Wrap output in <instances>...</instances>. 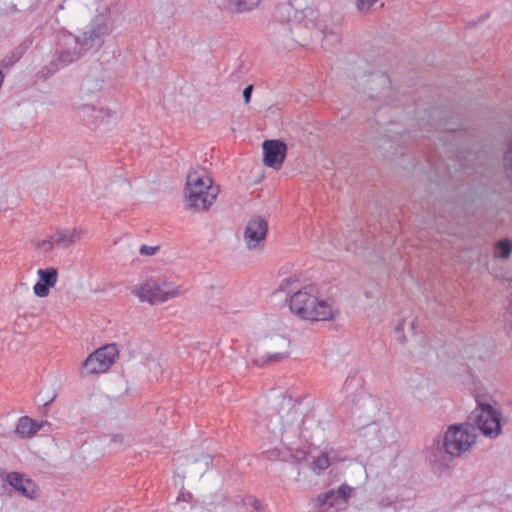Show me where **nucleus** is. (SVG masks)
I'll return each instance as SVG.
<instances>
[{
  "mask_svg": "<svg viewBox=\"0 0 512 512\" xmlns=\"http://www.w3.org/2000/svg\"><path fill=\"white\" fill-rule=\"evenodd\" d=\"M279 17H287L291 33L302 28H316L323 35V45H333L340 42L341 16L332 8L323 10L312 6L298 10L291 5H283L277 9Z\"/></svg>",
  "mask_w": 512,
  "mask_h": 512,
  "instance_id": "f257e3e1",
  "label": "nucleus"
},
{
  "mask_svg": "<svg viewBox=\"0 0 512 512\" xmlns=\"http://www.w3.org/2000/svg\"><path fill=\"white\" fill-rule=\"evenodd\" d=\"M505 169L507 177L512 181V140L505 155Z\"/></svg>",
  "mask_w": 512,
  "mask_h": 512,
  "instance_id": "393cba45",
  "label": "nucleus"
},
{
  "mask_svg": "<svg viewBox=\"0 0 512 512\" xmlns=\"http://www.w3.org/2000/svg\"><path fill=\"white\" fill-rule=\"evenodd\" d=\"M268 232V224L265 219L260 216L251 218L244 230V241L248 249H256L260 247L266 238Z\"/></svg>",
  "mask_w": 512,
  "mask_h": 512,
  "instance_id": "1a4fd4ad",
  "label": "nucleus"
},
{
  "mask_svg": "<svg viewBox=\"0 0 512 512\" xmlns=\"http://www.w3.org/2000/svg\"><path fill=\"white\" fill-rule=\"evenodd\" d=\"M119 357L117 345L106 344L89 354L81 365L82 377H93L107 373Z\"/></svg>",
  "mask_w": 512,
  "mask_h": 512,
  "instance_id": "423d86ee",
  "label": "nucleus"
},
{
  "mask_svg": "<svg viewBox=\"0 0 512 512\" xmlns=\"http://www.w3.org/2000/svg\"><path fill=\"white\" fill-rule=\"evenodd\" d=\"M158 250V247L157 246H147V245H142L140 247V254L142 255H147V256H152L154 255Z\"/></svg>",
  "mask_w": 512,
  "mask_h": 512,
  "instance_id": "bb28decb",
  "label": "nucleus"
},
{
  "mask_svg": "<svg viewBox=\"0 0 512 512\" xmlns=\"http://www.w3.org/2000/svg\"><path fill=\"white\" fill-rule=\"evenodd\" d=\"M288 306L293 315L310 321H331L338 317L340 311L332 298H321L316 285L308 284L293 293Z\"/></svg>",
  "mask_w": 512,
  "mask_h": 512,
  "instance_id": "f03ea898",
  "label": "nucleus"
},
{
  "mask_svg": "<svg viewBox=\"0 0 512 512\" xmlns=\"http://www.w3.org/2000/svg\"><path fill=\"white\" fill-rule=\"evenodd\" d=\"M473 419L477 428L490 438L497 437L501 432V412L493 407L491 397L480 396L477 398V407L473 411Z\"/></svg>",
  "mask_w": 512,
  "mask_h": 512,
  "instance_id": "0eeeda50",
  "label": "nucleus"
},
{
  "mask_svg": "<svg viewBox=\"0 0 512 512\" xmlns=\"http://www.w3.org/2000/svg\"><path fill=\"white\" fill-rule=\"evenodd\" d=\"M319 501L322 505H327L328 507H334L342 504L339 496L328 497V492H326L322 498L320 497Z\"/></svg>",
  "mask_w": 512,
  "mask_h": 512,
  "instance_id": "b1692460",
  "label": "nucleus"
},
{
  "mask_svg": "<svg viewBox=\"0 0 512 512\" xmlns=\"http://www.w3.org/2000/svg\"><path fill=\"white\" fill-rule=\"evenodd\" d=\"M112 27L108 22H94L91 28L84 32L80 38V43L85 50L92 48L95 44L102 42L103 38L109 35Z\"/></svg>",
  "mask_w": 512,
  "mask_h": 512,
  "instance_id": "9b49d317",
  "label": "nucleus"
},
{
  "mask_svg": "<svg viewBox=\"0 0 512 512\" xmlns=\"http://www.w3.org/2000/svg\"><path fill=\"white\" fill-rule=\"evenodd\" d=\"M261 0H225L224 9L230 13H246L255 9Z\"/></svg>",
  "mask_w": 512,
  "mask_h": 512,
  "instance_id": "2eb2a0df",
  "label": "nucleus"
},
{
  "mask_svg": "<svg viewBox=\"0 0 512 512\" xmlns=\"http://www.w3.org/2000/svg\"><path fill=\"white\" fill-rule=\"evenodd\" d=\"M476 428L470 424H454L444 435L443 448L451 457H460L469 452L476 443Z\"/></svg>",
  "mask_w": 512,
  "mask_h": 512,
  "instance_id": "20e7f679",
  "label": "nucleus"
},
{
  "mask_svg": "<svg viewBox=\"0 0 512 512\" xmlns=\"http://www.w3.org/2000/svg\"><path fill=\"white\" fill-rule=\"evenodd\" d=\"M262 148L264 164L270 168L280 169L286 157V144L280 140H265Z\"/></svg>",
  "mask_w": 512,
  "mask_h": 512,
  "instance_id": "9d476101",
  "label": "nucleus"
},
{
  "mask_svg": "<svg viewBox=\"0 0 512 512\" xmlns=\"http://www.w3.org/2000/svg\"><path fill=\"white\" fill-rule=\"evenodd\" d=\"M132 293L142 302L151 305L166 302L171 298L181 295V287L173 285L164 279L149 278L133 289Z\"/></svg>",
  "mask_w": 512,
  "mask_h": 512,
  "instance_id": "39448f33",
  "label": "nucleus"
},
{
  "mask_svg": "<svg viewBox=\"0 0 512 512\" xmlns=\"http://www.w3.org/2000/svg\"><path fill=\"white\" fill-rule=\"evenodd\" d=\"M252 91L253 85H248L243 91V97L246 104L250 102Z\"/></svg>",
  "mask_w": 512,
  "mask_h": 512,
  "instance_id": "cd10ccee",
  "label": "nucleus"
},
{
  "mask_svg": "<svg viewBox=\"0 0 512 512\" xmlns=\"http://www.w3.org/2000/svg\"><path fill=\"white\" fill-rule=\"evenodd\" d=\"M219 193V185L204 168L196 167L189 170L183 190L187 210L195 213L209 211Z\"/></svg>",
  "mask_w": 512,
  "mask_h": 512,
  "instance_id": "7ed1b4c3",
  "label": "nucleus"
},
{
  "mask_svg": "<svg viewBox=\"0 0 512 512\" xmlns=\"http://www.w3.org/2000/svg\"><path fill=\"white\" fill-rule=\"evenodd\" d=\"M378 0H356L355 6L356 9L361 14H368L374 4H376Z\"/></svg>",
  "mask_w": 512,
  "mask_h": 512,
  "instance_id": "5701e85b",
  "label": "nucleus"
},
{
  "mask_svg": "<svg viewBox=\"0 0 512 512\" xmlns=\"http://www.w3.org/2000/svg\"><path fill=\"white\" fill-rule=\"evenodd\" d=\"M39 281L35 283L33 291L38 297H47L49 289L54 287L58 280V271L55 268L39 269Z\"/></svg>",
  "mask_w": 512,
  "mask_h": 512,
  "instance_id": "4468645a",
  "label": "nucleus"
},
{
  "mask_svg": "<svg viewBox=\"0 0 512 512\" xmlns=\"http://www.w3.org/2000/svg\"><path fill=\"white\" fill-rule=\"evenodd\" d=\"M59 46L56 69L77 61L86 52L80 43V38L72 34L63 33L59 38Z\"/></svg>",
  "mask_w": 512,
  "mask_h": 512,
  "instance_id": "6e6552de",
  "label": "nucleus"
},
{
  "mask_svg": "<svg viewBox=\"0 0 512 512\" xmlns=\"http://www.w3.org/2000/svg\"><path fill=\"white\" fill-rule=\"evenodd\" d=\"M504 329L512 337V296L503 314Z\"/></svg>",
  "mask_w": 512,
  "mask_h": 512,
  "instance_id": "412c9836",
  "label": "nucleus"
},
{
  "mask_svg": "<svg viewBox=\"0 0 512 512\" xmlns=\"http://www.w3.org/2000/svg\"><path fill=\"white\" fill-rule=\"evenodd\" d=\"M79 111H80L81 115L84 118L90 116L93 113H95L96 115L93 116L92 122H95L98 119H104V118L110 116V110L109 109H104V108L96 109L94 106H90V105H82L79 108Z\"/></svg>",
  "mask_w": 512,
  "mask_h": 512,
  "instance_id": "f3484780",
  "label": "nucleus"
},
{
  "mask_svg": "<svg viewBox=\"0 0 512 512\" xmlns=\"http://www.w3.org/2000/svg\"><path fill=\"white\" fill-rule=\"evenodd\" d=\"M251 506L254 508L255 511L257 512H263L264 511V508L261 504V502L256 499V498H253L252 501H251Z\"/></svg>",
  "mask_w": 512,
  "mask_h": 512,
  "instance_id": "c85d7f7f",
  "label": "nucleus"
},
{
  "mask_svg": "<svg viewBox=\"0 0 512 512\" xmlns=\"http://www.w3.org/2000/svg\"><path fill=\"white\" fill-rule=\"evenodd\" d=\"M288 357H289L288 351L276 352V353H271V354L267 355L266 357L262 356L260 358H257L254 361V363L256 365L262 366V365H266V364L281 362V361L287 359Z\"/></svg>",
  "mask_w": 512,
  "mask_h": 512,
  "instance_id": "a211bd4d",
  "label": "nucleus"
},
{
  "mask_svg": "<svg viewBox=\"0 0 512 512\" xmlns=\"http://www.w3.org/2000/svg\"><path fill=\"white\" fill-rule=\"evenodd\" d=\"M352 492L353 489L350 486L342 484L337 490L328 491V497L339 496L342 504L345 505L348 503V500L351 497Z\"/></svg>",
  "mask_w": 512,
  "mask_h": 512,
  "instance_id": "aec40b11",
  "label": "nucleus"
},
{
  "mask_svg": "<svg viewBox=\"0 0 512 512\" xmlns=\"http://www.w3.org/2000/svg\"><path fill=\"white\" fill-rule=\"evenodd\" d=\"M495 256L508 258L512 252V242L509 239L499 240L495 245Z\"/></svg>",
  "mask_w": 512,
  "mask_h": 512,
  "instance_id": "6ab92c4d",
  "label": "nucleus"
},
{
  "mask_svg": "<svg viewBox=\"0 0 512 512\" xmlns=\"http://www.w3.org/2000/svg\"><path fill=\"white\" fill-rule=\"evenodd\" d=\"M41 426V424H38L28 416H24L19 419L15 432L22 438L30 437L36 434L41 429Z\"/></svg>",
  "mask_w": 512,
  "mask_h": 512,
  "instance_id": "dca6fc26",
  "label": "nucleus"
},
{
  "mask_svg": "<svg viewBox=\"0 0 512 512\" xmlns=\"http://www.w3.org/2000/svg\"><path fill=\"white\" fill-rule=\"evenodd\" d=\"M82 235V231L76 228L57 230L50 236V239L48 241H44L42 245H47L48 249H52L55 246L67 248L76 241H79L82 238Z\"/></svg>",
  "mask_w": 512,
  "mask_h": 512,
  "instance_id": "f8f14e48",
  "label": "nucleus"
},
{
  "mask_svg": "<svg viewBox=\"0 0 512 512\" xmlns=\"http://www.w3.org/2000/svg\"><path fill=\"white\" fill-rule=\"evenodd\" d=\"M371 81H378L379 83H381L384 86H389V84H390L388 77L381 73L372 74Z\"/></svg>",
  "mask_w": 512,
  "mask_h": 512,
  "instance_id": "a878e982",
  "label": "nucleus"
},
{
  "mask_svg": "<svg viewBox=\"0 0 512 512\" xmlns=\"http://www.w3.org/2000/svg\"><path fill=\"white\" fill-rule=\"evenodd\" d=\"M330 466V459L328 454L322 453L320 456L316 457L312 463V467L314 470H325Z\"/></svg>",
  "mask_w": 512,
  "mask_h": 512,
  "instance_id": "4be33fe9",
  "label": "nucleus"
},
{
  "mask_svg": "<svg viewBox=\"0 0 512 512\" xmlns=\"http://www.w3.org/2000/svg\"><path fill=\"white\" fill-rule=\"evenodd\" d=\"M7 482L21 495L35 499L38 497L37 485L29 478H25L24 474L11 472L7 475Z\"/></svg>",
  "mask_w": 512,
  "mask_h": 512,
  "instance_id": "ddd939ff",
  "label": "nucleus"
}]
</instances>
